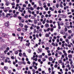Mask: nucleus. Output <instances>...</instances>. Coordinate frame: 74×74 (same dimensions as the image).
I'll return each instance as SVG.
<instances>
[{
    "instance_id": "23",
    "label": "nucleus",
    "mask_w": 74,
    "mask_h": 74,
    "mask_svg": "<svg viewBox=\"0 0 74 74\" xmlns=\"http://www.w3.org/2000/svg\"><path fill=\"white\" fill-rule=\"evenodd\" d=\"M38 26H39V25H41V23L40 21L39 23H38Z\"/></svg>"
},
{
    "instance_id": "13",
    "label": "nucleus",
    "mask_w": 74,
    "mask_h": 74,
    "mask_svg": "<svg viewBox=\"0 0 74 74\" xmlns=\"http://www.w3.org/2000/svg\"><path fill=\"white\" fill-rule=\"evenodd\" d=\"M30 42H28V43H27L26 44V46H27V47H29V45H30Z\"/></svg>"
},
{
    "instance_id": "19",
    "label": "nucleus",
    "mask_w": 74,
    "mask_h": 74,
    "mask_svg": "<svg viewBox=\"0 0 74 74\" xmlns=\"http://www.w3.org/2000/svg\"><path fill=\"white\" fill-rule=\"evenodd\" d=\"M18 64H19V65H21L22 64V62H18Z\"/></svg>"
},
{
    "instance_id": "54",
    "label": "nucleus",
    "mask_w": 74,
    "mask_h": 74,
    "mask_svg": "<svg viewBox=\"0 0 74 74\" xmlns=\"http://www.w3.org/2000/svg\"><path fill=\"white\" fill-rule=\"evenodd\" d=\"M20 1V0H16V2L17 3H19V1Z\"/></svg>"
},
{
    "instance_id": "56",
    "label": "nucleus",
    "mask_w": 74,
    "mask_h": 74,
    "mask_svg": "<svg viewBox=\"0 0 74 74\" xmlns=\"http://www.w3.org/2000/svg\"><path fill=\"white\" fill-rule=\"evenodd\" d=\"M38 57L39 58H42V55L39 56Z\"/></svg>"
},
{
    "instance_id": "24",
    "label": "nucleus",
    "mask_w": 74,
    "mask_h": 74,
    "mask_svg": "<svg viewBox=\"0 0 74 74\" xmlns=\"http://www.w3.org/2000/svg\"><path fill=\"white\" fill-rule=\"evenodd\" d=\"M62 17H63V18H66V16L65 15H64V14H63L62 15Z\"/></svg>"
},
{
    "instance_id": "22",
    "label": "nucleus",
    "mask_w": 74,
    "mask_h": 74,
    "mask_svg": "<svg viewBox=\"0 0 74 74\" xmlns=\"http://www.w3.org/2000/svg\"><path fill=\"white\" fill-rule=\"evenodd\" d=\"M22 53H21V52L19 53V56H20L22 57Z\"/></svg>"
},
{
    "instance_id": "8",
    "label": "nucleus",
    "mask_w": 74,
    "mask_h": 74,
    "mask_svg": "<svg viewBox=\"0 0 74 74\" xmlns=\"http://www.w3.org/2000/svg\"><path fill=\"white\" fill-rule=\"evenodd\" d=\"M7 36V35L3 33L2 34V36L3 37H5Z\"/></svg>"
},
{
    "instance_id": "53",
    "label": "nucleus",
    "mask_w": 74,
    "mask_h": 74,
    "mask_svg": "<svg viewBox=\"0 0 74 74\" xmlns=\"http://www.w3.org/2000/svg\"><path fill=\"white\" fill-rule=\"evenodd\" d=\"M68 38L69 39H71V36H69L68 37Z\"/></svg>"
},
{
    "instance_id": "39",
    "label": "nucleus",
    "mask_w": 74,
    "mask_h": 74,
    "mask_svg": "<svg viewBox=\"0 0 74 74\" xmlns=\"http://www.w3.org/2000/svg\"><path fill=\"white\" fill-rule=\"evenodd\" d=\"M14 53L16 54H18V50L17 51H16Z\"/></svg>"
},
{
    "instance_id": "7",
    "label": "nucleus",
    "mask_w": 74,
    "mask_h": 74,
    "mask_svg": "<svg viewBox=\"0 0 74 74\" xmlns=\"http://www.w3.org/2000/svg\"><path fill=\"white\" fill-rule=\"evenodd\" d=\"M45 26L46 27H49V24L46 23L45 24Z\"/></svg>"
},
{
    "instance_id": "46",
    "label": "nucleus",
    "mask_w": 74,
    "mask_h": 74,
    "mask_svg": "<svg viewBox=\"0 0 74 74\" xmlns=\"http://www.w3.org/2000/svg\"><path fill=\"white\" fill-rule=\"evenodd\" d=\"M68 32L69 33H71L72 32H71V30H68Z\"/></svg>"
},
{
    "instance_id": "58",
    "label": "nucleus",
    "mask_w": 74,
    "mask_h": 74,
    "mask_svg": "<svg viewBox=\"0 0 74 74\" xmlns=\"http://www.w3.org/2000/svg\"><path fill=\"white\" fill-rule=\"evenodd\" d=\"M6 9H7V10H8V11L9 10H10V7L6 8Z\"/></svg>"
},
{
    "instance_id": "31",
    "label": "nucleus",
    "mask_w": 74,
    "mask_h": 74,
    "mask_svg": "<svg viewBox=\"0 0 74 74\" xmlns=\"http://www.w3.org/2000/svg\"><path fill=\"white\" fill-rule=\"evenodd\" d=\"M13 16L14 18H16V17H17V14H15L13 15Z\"/></svg>"
},
{
    "instance_id": "43",
    "label": "nucleus",
    "mask_w": 74,
    "mask_h": 74,
    "mask_svg": "<svg viewBox=\"0 0 74 74\" xmlns=\"http://www.w3.org/2000/svg\"><path fill=\"white\" fill-rule=\"evenodd\" d=\"M22 63H23V64L24 65L26 64V62H25L24 61L22 62Z\"/></svg>"
},
{
    "instance_id": "21",
    "label": "nucleus",
    "mask_w": 74,
    "mask_h": 74,
    "mask_svg": "<svg viewBox=\"0 0 74 74\" xmlns=\"http://www.w3.org/2000/svg\"><path fill=\"white\" fill-rule=\"evenodd\" d=\"M49 47H46L45 48V50H47V51H48V50H49Z\"/></svg>"
},
{
    "instance_id": "1",
    "label": "nucleus",
    "mask_w": 74,
    "mask_h": 74,
    "mask_svg": "<svg viewBox=\"0 0 74 74\" xmlns=\"http://www.w3.org/2000/svg\"><path fill=\"white\" fill-rule=\"evenodd\" d=\"M42 32V29H40L38 30L36 32L37 33H40Z\"/></svg>"
},
{
    "instance_id": "10",
    "label": "nucleus",
    "mask_w": 74,
    "mask_h": 74,
    "mask_svg": "<svg viewBox=\"0 0 74 74\" xmlns=\"http://www.w3.org/2000/svg\"><path fill=\"white\" fill-rule=\"evenodd\" d=\"M32 71H33V74H35L36 73V71H35V69H32Z\"/></svg>"
},
{
    "instance_id": "25",
    "label": "nucleus",
    "mask_w": 74,
    "mask_h": 74,
    "mask_svg": "<svg viewBox=\"0 0 74 74\" xmlns=\"http://www.w3.org/2000/svg\"><path fill=\"white\" fill-rule=\"evenodd\" d=\"M28 12L30 14H32V11H30V10H28Z\"/></svg>"
},
{
    "instance_id": "6",
    "label": "nucleus",
    "mask_w": 74,
    "mask_h": 74,
    "mask_svg": "<svg viewBox=\"0 0 74 74\" xmlns=\"http://www.w3.org/2000/svg\"><path fill=\"white\" fill-rule=\"evenodd\" d=\"M23 56H24L25 57V58L27 57V56H26V53H23Z\"/></svg>"
},
{
    "instance_id": "27",
    "label": "nucleus",
    "mask_w": 74,
    "mask_h": 74,
    "mask_svg": "<svg viewBox=\"0 0 74 74\" xmlns=\"http://www.w3.org/2000/svg\"><path fill=\"white\" fill-rule=\"evenodd\" d=\"M36 33V29H35L33 33L34 34H35Z\"/></svg>"
},
{
    "instance_id": "62",
    "label": "nucleus",
    "mask_w": 74,
    "mask_h": 74,
    "mask_svg": "<svg viewBox=\"0 0 74 74\" xmlns=\"http://www.w3.org/2000/svg\"><path fill=\"white\" fill-rule=\"evenodd\" d=\"M59 41H60L59 39H57L56 40V42H59Z\"/></svg>"
},
{
    "instance_id": "11",
    "label": "nucleus",
    "mask_w": 74,
    "mask_h": 74,
    "mask_svg": "<svg viewBox=\"0 0 74 74\" xmlns=\"http://www.w3.org/2000/svg\"><path fill=\"white\" fill-rule=\"evenodd\" d=\"M49 60L50 61H52L53 60V59H52V58L51 57L49 58Z\"/></svg>"
},
{
    "instance_id": "50",
    "label": "nucleus",
    "mask_w": 74,
    "mask_h": 74,
    "mask_svg": "<svg viewBox=\"0 0 74 74\" xmlns=\"http://www.w3.org/2000/svg\"><path fill=\"white\" fill-rule=\"evenodd\" d=\"M17 30L18 32H20V31H21V29L20 28H18V29H17Z\"/></svg>"
},
{
    "instance_id": "64",
    "label": "nucleus",
    "mask_w": 74,
    "mask_h": 74,
    "mask_svg": "<svg viewBox=\"0 0 74 74\" xmlns=\"http://www.w3.org/2000/svg\"><path fill=\"white\" fill-rule=\"evenodd\" d=\"M25 18H28V15H26V16H25Z\"/></svg>"
},
{
    "instance_id": "28",
    "label": "nucleus",
    "mask_w": 74,
    "mask_h": 74,
    "mask_svg": "<svg viewBox=\"0 0 74 74\" xmlns=\"http://www.w3.org/2000/svg\"><path fill=\"white\" fill-rule=\"evenodd\" d=\"M7 52H8V50H5L4 51V53L5 54H6V53H7Z\"/></svg>"
},
{
    "instance_id": "63",
    "label": "nucleus",
    "mask_w": 74,
    "mask_h": 74,
    "mask_svg": "<svg viewBox=\"0 0 74 74\" xmlns=\"http://www.w3.org/2000/svg\"><path fill=\"white\" fill-rule=\"evenodd\" d=\"M50 30V28H47V32H49Z\"/></svg>"
},
{
    "instance_id": "47",
    "label": "nucleus",
    "mask_w": 74,
    "mask_h": 74,
    "mask_svg": "<svg viewBox=\"0 0 74 74\" xmlns=\"http://www.w3.org/2000/svg\"><path fill=\"white\" fill-rule=\"evenodd\" d=\"M34 60H35L36 62L37 61V58H36L35 59H33Z\"/></svg>"
},
{
    "instance_id": "38",
    "label": "nucleus",
    "mask_w": 74,
    "mask_h": 74,
    "mask_svg": "<svg viewBox=\"0 0 74 74\" xmlns=\"http://www.w3.org/2000/svg\"><path fill=\"white\" fill-rule=\"evenodd\" d=\"M50 31L51 32H53V28H51L50 29Z\"/></svg>"
},
{
    "instance_id": "20",
    "label": "nucleus",
    "mask_w": 74,
    "mask_h": 74,
    "mask_svg": "<svg viewBox=\"0 0 74 74\" xmlns=\"http://www.w3.org/2000/svg\"><path fill=\"white\" fill-rule=\"evenodd\" d=\"M68 56V58H72V55H69Z\"/></svg>"
},
{
    "instance_id": "17",
    "label": "nucleus",
    "mask_w": 74,
    "mask_h": 74,
    "mask_svg": "<svg viewBox=\"0 0 74 74\" xmlns=\"http://www.w3.org/2000/svg\"><path fill=\"white\" fill-rule=\"evenodd\" d=\"M19 25L20 26H21V27H23V24H22L21 23H19Z\"/></svg>"
},
{
    "instance_id": "34",
    "label": "nucleus",
    "mask_w": 74,
    "mask_h": 74,
    "mask_svg": "<svg viewBox=\"0 0 74 74\" xmlns=\"http://www.w3.org/2000/svg\"><path fill=\"white\" fill-rule=\"evenodd\" d=\"M60 25H61L63 26V25H64V23L62 22H61L60 23Z\"/></svg>"
},
{
    "instance_id": "9",
    "label": "nucleus",
    "mask_w": 74,
    "mask_h": 74,
    "mask_svg": "<svg viewBox=\"0 0 74 74\" xmlns=\"http://www.w3.org/2000/svg\"><path fill=\"white\" fill-rule=\"evenodd\" d=\"M38 51H39V52H38V53H40L41 52H42V50L40 49H38Z\"/></svg>"
},
{
    "instance_id": "37",
    "label": "nucleus",
    "mask_w": 74,
    "mask_h": 74,
    "mask_svg": "<svg viewBox=\"0 0 74 74\" xmlns=\"http://www.w3.org/2000/svg\"><path fill=\"white\" fill-rule=\"evenodd\" d=\"M31 18V19H35V17H34V16H32Z\"/></svg>"
},
{
    "instance_id": "44",
    "label": "nucleus",
    "mask_w": 74,
    "mask_h": 74,
    "mask_svg": "<svg viewBox=\"0 0 74 74\" xmlns=\"http://www.w3.org/2000/svg\"><path fill=\"white\" fill-rule=\"evenodd\" d=\"M53 22V21H52V20H49V23H52Z\"/></svg>"
},
{
    "instance_id": "48",
    "label": "nucleus",
    "mask_w": 74,
    "mask_h": 74,
    "mask_svg": "<svg viewBox=\"0 0 74 74\" xmlns=\"http://www.w3.org/2000/svg\"><path fill=\"white\" fill-rule=\"evenodd\" d=\"M42 59L43 62H45V60H46V59H45V58H42Z\"/></svg>"
},
{
    "instance_id": "2",
    "label": "nucleus",
    "mask_w": 74,
    "mask_h": 74,
    "mask_svg": "<svg viewBox=\"0 0 74 74\" xmlns=\"http://www.w3.org/2000/svg\"><path fill=\"white\" fill-rule=\"evenodd\" d=\"M27 29L23 28L22 29V31L24 33H25V32H26V31H27Z\"/></svg>"
},
{
    "instance_id": "45",
    "label": "nucleus",
    "mask_w": 74,
    "mask_h": 74,
    "mask_svg": "<svg viewBox=\"0 0 74 74\" xmlns=\"http://www.w3.org/2000/svg\"><path fill=\"white\" fill-rule=\"evenodd\" d=\"M4 69H5V70H7V69H8V67L6 66H4Z\"/></svg>"
},
{
    "instance_id": "3",
    "label": "nucleus",
    "mask_w": 74,
    "mask_h": 74,
    "mask_svg": "<svg viewBox=\"0 0 74 74\" xmlns=\"http://www.w3.org/2000/svg\"><path fill=\"white\" fill-rule=\"evenodd\" d=\"M18 39H20V38H21V40L20 41H21V42H22V41L23 40V36L21 37L19 36L18 37Z\"/></svg>"
},
{
    "instance_id": "35",
    "label": "nucleus",
    "mask_w": 74,
    "mask_h": 74,
    "mask_svg": "<svg viewBox=\"0 0 74 74\" xmlns=\"http://www.w3.org/2000/svg\"><path fill=\"white\" fill-rule=\"evenodd\" d=\"M58 63H62V60H59Z\"/></svg>"
},
{
    "instance_id": "30",
    "label": "nucleus",
    "mask_w": 74,
    "mask_h": 74,
    "mask_svg": "<svg viewBox=\"0 0 74 74\" xmlns=\"http://www.w3.org/2000/svg\"><path fill=\"white\" fill-rule=\"evenodd\" d=\"M71 67L72 69L74 68V65L73 64H71Z\"/></svg>"
},
{
    "instance_id": "26",
    "label": "nucleus",
    "mask_w": 74,
    "mask_h": 74,
    "mask_svg": "<svg viewBox=\"0 0 74 74\" xmlns=\"http://www.w3.org/2000/svg\"><path fill=\"white\" fill-rule=\"evenodd\" d=\"M58 54H59L60 55H62V53L61 52H60V51H58Z\"/></svg>"
},
{
    "instance_id": "4",
    "label": "nucleus",
    "mask_w": 74,
    "mask_h": 74,
    "mask_svg": "<svg viewBox=\"0 0 74 74\" xmlns=\"http://www.w3.org/2000/svg\"><path fill=\"white\" fill-rule=\"evenodd\" d=\"M58 18H62V17H63V14H58Z\"/></svg>"
},
{
    "instance_id": "16",
    "label": "nucleus",
    "mask_w": 74,
    "mask_h": 74,
    "mask_svg": "<svg viewBox=\"0 0 74 74\" xmlns=\"http://www.w3.org/2000/svg\"><path fill=\"white\" fill-rule=\"evenodd\" d=\"M24 27L25 28V29H27L29 27H28V26L27 25H25L24 26Z\"/></svg>"
},
{
    "instance_id": "60",
    "label": "nucleus",
    "mask_w": 74,
    "mask_h": 74,
    "mask_svg": "<svg viewBox=\"0 0 74 74\" xmlns=\"http://www.w3.org/2000/svg\"><path fill=\"white\" fill-rule=\"evenodd\" d=\"M45 10H46V11H48V7H47L46 8H45Z\"/></svg>"
},
{
    "instance_id": "40",
    "label": "nucleus",
    "mask_w": 74,
    "mask_h": 74,
    "mask_svg": "<svg viewBox=\"0 0 74 74\" xmlns=\"http://www.w3.org/2000/svg\"><path fill=\"white\" fill-rule=\"evenodd\" d=\"M51 45H53L54 47L55 46V43L53 42L52 43Z\"/></svg>"
},
{
    "instance_id": "52",
    "label": "nucleus",
    "mask_w": 74,
    "mask_h": 74,
    "mask_svg": "<svg viewBox=\"0 0 74 74\" xmlns=\"http://www.w3.org/2000/svg\"><path fill=\"white\" fill-rule=\"evenodd\" d=\"M23 7H26V4H23Z\"/></svg>"
},
{
    "instance_id": "42",
    "label": "nucleus",
    "mask_w": 74,
    "mask_h": 74,
    "mask_svg": "<svg viewBox=\"0 0 74 74\" xmlns=\"http://www.w3.org/2000/svg\"><path fill=\"white\" fill-rule=\"evenodd\" d=\"M64 31L65 32H67V28L66 27L64 28Z\"/></svg>"
},
{
    "instance_id": "33",
    "label": "nucleus",
    "mask_w": 74,
    "mask_h": 74,
    "mask_svg": "<svg viewBox=\"0 0 74 74\" xmlns=\"http://www.w3.org/2000/svg\"><path fill=\"white\" fill-rule=\"evenodd\" d=\"M36 64V62H33V65H32V66H34V64Z\"/></svg>"
},
{
    "instance_id": "12",
    "label": "nucleus",
    "mask_w": 74,
    "mask_h": 74,
    "mask_svg": "<svg viewBox=\"0 0 74 74\" xmlns=\"http://www.w3.org/2000/svg\"><path fill=\"white\" fill-rule=\"evenodd\" d=\"M34 23L35 24H37V20L35 19L34 20Z\"/></svg>"
},
{
    "instance_id": "36",
    "label": "nucleus",
    "mask_w": 74,
    "mask_h": 74,
    "mask_svg": "<svg viewBox=\"0 0 74 74\" xmlns=\"http://www.w3.org/2000/svg\"><path fill=\"white\" fill-rule=\"evenodd\" d=\"M31 50L30 49H28L27 50V51L28 52H29V53H31Z\"/></svg>"
},
{
    "instance_id": "5",
    "label": "nucleus",
    "mask_w": 74,
    "mask_h": 74,
    "mask_svg": "<svg viewBox=\"0 0 74 74\" xmlns=\"http://www.w3.org/2000/svg\"><path fill=\"white\" fill-rule=\"evenodd\" d=\"M9 22L8 21L7 22V23H5V25L6 26H9Z\"/></svg>"
},
{
    "instance_id": "41",
    "label": "nucleus",
    "mask_w": 74,
    "mask_h": 74,
    "mask_svg": "<svg viewBox=\"0 0 74 74\" xmlns=\"http://www.w3.org/2000/svg\"><path fill=\"white\" fill-rule=\"evenodd\" d=\"M55 56L56 57H58V53H56L55 54Z\"/></svg>"
},
{
    "instance_id": "49",
    "label": "nucleus",
    "mask_w": 74,
    "mask_h": 74,
    "mask_svg": "<svg viewBox=\"0 0 74 74\" xmlns=\"http://www.w3.org/2000/svg\"><path fill=\"white\" fill-rule=\"evenodd\" d=\"M56 7L57 8H58L59 7V4L58 3H57L56 5Z\"/></svg>"
},
{
    "instance_id": "14",
    "label": "nucleus",
    "mask_w": 74,
    "mask_h": 74,
    "mask_svg": "<svg viewBox=\"0 0 74 74\" xmlns=\"http://www.w3.org/2000/svg\"><path fill=\"white\" fill-rule=\"evenodd\" d=\"M30 10H32V11H33V10H34V8L32 7H31L30 8Z\"/></svg>"
},
{
    "instance_id": "29",
    "label": "nucleus",
    "mask_w": 74,
    "mask_h": 74,
    "mask_svg": "<svg viewBox=\"0 0 74 74\" xmlns=\"http://www.w3.org/2000/svg\"><path fill=\"white\" fill-rule=\"evenodd\" d=\"M11 14L10 13H8L6 14V16H11Z\"/></svg>"
},
{
    "instance_id": "15",
    "label": "nucleus",
    "mask_w": 74,
    "mask_h": 74,
    "mask_svg": "<svg viewBox=\"0 0 74 74\" xmlns=\"http://www.w3.org/2000/svg\"><path fill=\"white\" fill-rule=\"evenodd\" d=\"M60 33L62 34H65L64 32H63V31H61Z\"/></svg>"
},
{
    "instance_id": "59",
    "label": "nucleus",
    "mask_w": 74,
    "mask_h": 74,
    "mask_svg": "<svg viewBox=\"0 0 74 74\" xmlns=\"http://www.w3.org/2000/svg\"><path fill=\"white\" fill-rule=\"evenodd\" d=\"M54 67H55V68H57V67H58V65L55 64L54 65Z\"/></svg>"
},
{
    "instance_id": "32",
    "label": "nucleus",
    "mask_w": 74,
    "mask_h": 74,
    "mask_svg": "<svg viewBox=\"0 0 74 74\" xmlns=\"http://www.w3.org/2000/svg\"><path fill=\"white\" fill-rule=\"evenodd\" d=\"M6 5H9V2H6Z\"/></svg>"
},
{
    "instance_id": "57",
    "label": "nucleus",
    "mask_w": 74,
    "mask_h": 74,
    "mask_svg": "<svg viewBox=\"0 0 74 74\" xmlns=\"http://www.w3.org/2000/svg\"><path fill=\"white\" fill-rule=\"evenodd\" d=\"M40 29V27H39V26H37L36 27V29L38 30V29Z\"/></svg>"
},
{
    "instance_id": "55",
    "label": "nucleus",
    "mask_w": 74,
    "mask_h": 74,
    "mask_svg": "<svg viewBox=\"0 0 74 74\" xmlns=\"http://www.w3.org/2000/svg\"><path fill=\"white\" fill-rule=\"evenodd\" d=\"M57 23L58 24V26L60 25V21H58L57 22Z\"/></svg>"
},
{
    "instance_id": "61",
    "label": "nucleus",
    "mask_w": 74,
    "mask_h": 74,
    "mask_svg": "<svg viewBox=\"0 0 74 74\" xmlns=\"http://www.w3.org/2000/svg\"><path fill=\"white\" fill-rule=\"evenodd\" d=\"M41 18H44V15H42L41 16Z\"/></svg>"
},
{
    "instance_id": "18",
    "label": "nucleus",
    "mask_w": 74,
    "mask_h": 74,
    "mask_svg": "<svg viewBox=\"0 0 74 74\" xmlns=\"http://www.w3.org/2000/svg\"><path fill=\"white\" fill-rule=\"evenodd\" d=\"M45 36L46 37H49V35L48 34H46L45 35Z\"/></svg>"
},
{
    "instance_id": "51",
    "label": "nucleus",
    "mask_w": 74,
    "mask_h": 74,
    "mask_svg": "<svg viewBox=\"0 0 74 74\" xmlns=\"http://www.w3.org/2000/svg\"><path fill=\"white\" fill-rule=\"evenodd\" d=\"M25 4H28V1H25Z\"/></svg>"
}]
</instances>
